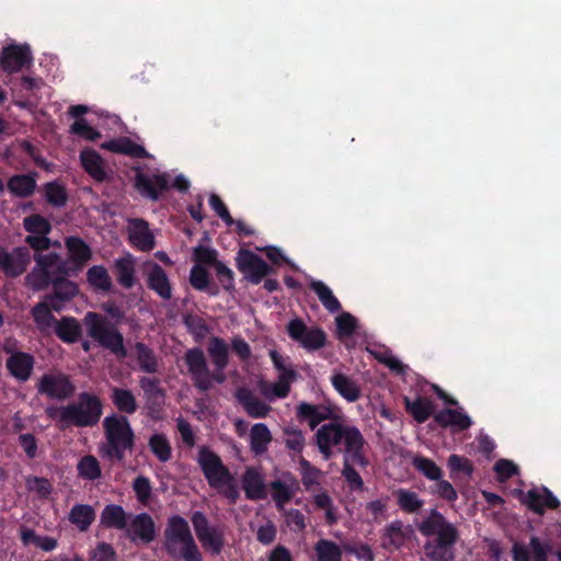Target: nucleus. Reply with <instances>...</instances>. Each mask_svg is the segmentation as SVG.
<instances>
[{
    "label": "nucleus",
    "mask_w": 561,
    "mask_h": 561,
    "mask_svg": "<svg viewBox=\"0 0 561 561\" xmlns=\"http://www.w3.org/2000/svg\"><path fill=\"white\" fill-rule=\"evenodd\" d=\"M46 415L57 422L60 430L70 426L79 428L95 426L103 414V402L100 397L91 392H80L77 401L67 405H48Z\"/></svg>",
    "instance_id": "3"
},
{
    "label": "nucleus",
    "mask_w": 561,
    "mask_h": 561,
    "mask_svg": "<svg viewBox=\"0 0 561 561\" xmlns=\"http://www.w3.org/2000/svg\"><path fill=\"white\" fill-rule=\"evenodd\" d=\"M242 491H266L263 478L255 468H247L242 477Z\"/></svg>",
    "instance_id": "59"
},
{
    "label": "nucleus",
    "mask_w": 561,
    "mask_h": 561,
    "mask_svg": "<svg viewBox=\"0 0 561 561\" xmlns=\"http://www.w3.org/2000/svg\"><path fill=\"white\" fill-rule=\"evenodd\" d=\"M149 449L161 462H167L172 457V447L164 434L156 433L150 436L148 442Z\"/></svg>",
    "instance_id": "46"
},
{
    "label": "nucleus",
    "mask_w": 561,
    "mask_h": 561,
    "mask_svg": "<svg viewBox=\"0 0 561 561\" xmlns=\"http://www.w3.org/2000/svg\"><path fill=\"white\" fill-rule=\"evenodd\" d=\"M116 551L107 542H99L91 552V561H115Z\"/></svg>",
    "instance_id": "64"
},
{
    "label": "nucleus",
    "mask_w": 561,
    "mask_h": 561,
    "mask_svg": "<svg viewBox=\"0 0 561 561\" xmlns=\"http://www.w3.org/2000/svg\"><path fill=\"white\" fill-rule=\"evenodd\" d=\"M216 277L224 290L231 293L234 290V273L224 262L217 263L214 267Z\"/></svg>",
    "instance_id": "61"
},
{
    "label": "nucleus",
    "mask_w": 561,
    "mask_h": 561,
    "mask_svg": "<svg viewBox=\"0 0 561 561\" xmlns=\"http://www.w3.org/2000/svg\"><path fill=\"white\" fill-rule=\"evenodd\" d=\"M234 397L247 414L253 419L265 417L271 411V407L255 397L247 387L238 388Z\"/></svg>",
    "instance_id": "21"
},
{
    "label": "nucleus",
    "mask_w": 561,
    "mask_h": 561,
    "mask_svg": "<svg viewBox=\"0 0 561 561\" xmlns=\"http://www.w3.org/2000/svg\"><path fill=\"white\" fill-rule=\"evenodd\" d=\"M101 524L106 528L125 529L127 527V514L121 505L108 504L101 513Z\"/></svg>",
    "instance_id": "37"
},
{
    "label": "nucleus",
    "mask_w": 561,
    "mask_h": 561,
    "mask_svg": "<svg viewBox=\"0 0 561 561\" xmlns=\"http://www.w3.org/2000/svg\"><path fill=\"white\" fill-rule=\"evenodd\" d=\"M128 238L133 247L140 251L149 252L154 245V237L145 219L135 218L129 221Z\"/></svg>",
    "instance_id": "19"
},
{
    "label": "nucleus",
    "mask_w": 561,
    "mask_h": 561,
    "mask_svg": "<svg viewBox=\"0 0 561 561\" xmlns=\"http://www.w3.org/2000/svg\"><path fill=\"white\" fill-rule=\"evenodd\" d=\"M7 353L11 355L5 360V368L10 376L19 382H26L33 374L35 358L32 354L4 347Z\"/></svg>",
    "instance_id": "16"
},
{
    "label": "nucleus",
    "mask_w": 561,
    "mask_h": 561,
    "mask_svg": "<svg viewBox=\"0 0 561 561\" xmlns=\"http://www.w3.org/2000/svg\"><path fill=\"white\" fill-rule=\"evenodd\" d=\"M37 391L49 399L67 400L75 394L76 386L70 377L62 373L44 374L37 385Z\"/></svg>",
    "instance_id": "11"
},
{
    "label": "nucleus",
    "mask_w": 561,
    "mask_h": 561,
    "mask_svg": "<svg viewBox=\"0 0 561 561\" xmlns=\"http://www.w3.org/2000/svg\"><path fill=\"white\" fill-rule=\"evenodd\" d=\"M412 536L409 526H404L401 520L390 523L381 536V546L386 550L394 551L403 547Z\"/></svg>",
    "instance_id": "20"
},
{
    "label": "nucleus",
    "mask_w": 561,
    "mask_h": 561,
    "mask_svg": "<svg viewBox=\"0 0 561 561\" xmlns=\"http://www.w3.org/2000/svg\"><path fill=\"white\" fill-rule=\"evenodd\" d=\"M78 471L82 478L95 480L101 476L100 462L92 455L84 456L78 463Z\"/></svg>",
    "instance_id": "56"
},
{
    "label": "nucleus",
    "mask_w": 561,
    "mask_h": 561,
    "mask_svg": "<svg viewBox=\"0 0 561 561\" xmlns=\"http://www.w3.org/2000/svg\"><path fill=\"white\" fill-rule=\"evenodd\" d=\"M23 227L30 234H49L53 229L49 220L39 214L25 217Z\"/></svg>",
    "instance_id": "49"
},
{
    "label": "nucleus",
    "mask_w": 561,
    "mask_h": 561,
    "mask_svg": "<svg viewBox=\"0 0 561 561\" xmlns=\"http://www.w3.org/2000/svg\"><path fill=\"white\" fill-rule=\"evenodd\" d=\"M335 416V410L329 404H314L301 401L296 407V419L299 423H306L310 430H316L321 423L331 422Z\"/></svg>",
    "instance_id": "15"
},
{
    "label": "nucleus",
    "mask_w": 561,
    "mask_h": 561,
    "mask_svg": "<svg viewBox=\"0 0 561 561\" xmlns=\"http://www.w3.org/2000/svg\"><path fill=\"white\" fill-rule=\"evenodd\" d=\"M80 161L84 171L96 182L107 180L104 161L93 149H84L80 152Z\"/></svg>",
    "instance_id": "28"
},
{
    "label": "nucleus",
    "mask_w": 561,
    "mask_h": 561,
    "mask_svg": "<svg viewBox=\"0 0 561 561\" xmlns=\"http://www.w3.org/2000/svg\"><path fill=\"white\" fill-rule=\"evenodd\" d=\"M70 133L90 141L101 138V133L90 126L84 118L76 119L70 126Z\"/></svg>",
    "instance_id": "58"
},
{
    "label": "nucleus",
    "mask_w": 561,
    "mask_h": 561,
    "mask_svg": "<svg viewBox=\"0 0 561 561\" xmlns=\"http://www.w3.org/2000/svg\"><path fill=\"white\" fill-rule=\"evenodd\" d=\"M55 275L34 266L24 278L25 286L34 291L45 290L51 285Z\"/></svg>",
    "instance_id": "48"
},
{
    "label": "nucleus",
    "mask_w": 561,
    "mask_h": 561,
    "mask_svg": "<svg viewBox=\"0 0 561 561\" xmlns=\"http://www.w3.org/2000/svg\"><path fill=\"white\" fill-rule=\"evenodd\" d=\"M95 514L89 505H76L70 512V520L77 525L80 530H87L94 520Z\"/></svg>",
    "instance_id": "51"
},
{
    "label": "nucleus",
    "mask_w": 561,
    "mask_h": 561,
    "mask_svg": "<svg viewBox=\"0 0 561 561\" xmlns=\"http://www.w3.org/2000/svg\"><path fill=\"white\" fill-rule=\"evenodd\" d=\"M310 289L318 296L322 306L331 313L339 312L342 309L341 302L334 296L331 288L322 280H311Z\"/></svg>",
    "instance_id": "36"
},
{
    "label": "nucleus",
    "mask_w": 561,
    "mask_h": 561,
    "mask_svg": "<svg viewBox=\"0 0 561 561\" xmlns=\"http://www.w3.org/2000/svg\"><path fill=\"white\" fill-rule=\"evenodd\" d=\"M113 271L117 283L122 287L126 289L134 287L136 284V270L135 260L130 254L116 259L113 264Z\"/></svg>",
    "instance_id": "30"
},
{
    "label": "nucleus",
    "mask_w": 561,
    "mask_h": 561,
    "mask_svg": "<svg viewBox=\"0 0 561 561\" xmlns=\"http://www.w3.org/2000/svg\"><path fill=\"white\" fill-rule=\"evenodd\" d=\"M271 442V431L264 423H256L251 427L250 448L255 455L264 454Z\"/></svg>",
    "instance_id": "38"
},
{
    "label": "nucleus",
    "mask_w": 561,
    "mask_h": 561,
    "mask_svg": "<svg viewBox=\"0 0 561 561\" xmlns=\"http://www.w3.org/2000/svg\"><path fill=\"white\" fill-rule=\"evenodd\" d=\"M207 353L214 365V370L209 369L206 355L199 347L188 348L183 357L193 386L201 392H207L213 388L214 382L224 383L227 379L225 369L229 364L228 344L219 336H211L208 341Z\"/></svg>",
    "instance_id": "1"
},
{
    "label": "nucleus",
    "mask_w": 561,
    "mask_h": 561,
    "mask_svg": "<svg viewBox=\"0 0 561 561\" xmlns=\"http://www.w3.org/2000/svg\"><path fill=\"white\" fill-rule=\"evenodd\" d=\"M413 466L422 474L431 480H438L442 477L440 468L431 459L417 456L413 459Z\"/></svg>",
    "instance_id": "57"
},
{
    "label": "nucleus",
    "mask_w": 561,
    "mask_h": 561,
    "mask_svg": "<svg viewBox=\"0 0 561 561\" xmlns=\"http://www.w3.org/2000/svg\"><path fill=\"white\" fill-rule=\"evenodd\" d=\"M314 442L325 460L331 459L335 453L360 459L359 450H364L367 446L362 432L355 425L344 422L340 416L323 423L314 433Z\"/></svg>",
    "instance_id": "2"
},
{
    "label": "nucleus",
    "mask_w": 561,
    "mask_h": 561,
    "mask_svg": "<svg viewBox=\"0 0 561 561\" xmlns=\"http://www.w3.org/2000/svg\"><path fill=\"white\" fill-rule=\"evenodd\" d=\"M105 443L100 453L112 462H123L135 446V433L126 415L111 414L103 420Z\"/></svg>",
    "instance_id": "5"
},
{
    "label": "nucleus",
    "mask_w": 561,
    "mask_h": 561,
    "mask_svg": "<svg viewBox=\"0 0 561 561\" xmlns=\"http://www.w3.org/2000/svg\"><path fill=\"white\" fill-rule=\"evenodd\" d=\"M66 275H55L51 286L54 289V298L60 301H69L79 293L78 285L65 277Z\"/></svg>",
    "instance_id": "42"
},
{
    "label": "nucleus",
    "mask_w": 561,
    "mask_h": 561,
    "mask_svg": "<svg viewBox=\"0 0 561 561\" xmlns=\"http://www.w3.org/2000/svg\"><path fill=\"white\" fill-rule=\"evenodd\" d=\"M127 537L135 541L137 538L145 543H149L154 539L156 529L151 516L147 513H141L135 516L131 520L129 528L126 530Z\"/></svg>",
    "instance_id": "24"
},
{
    "label": "nucleus",
    "mask_w": 561,
    "mask_h": 561,
    "mask_svg": "<svg viewBox=\"0 0 561 561\" xmlns=\"http://www.w3.org/2000/svg\"><path fill=\"white\" fill-rule=\"evenodd\" d=\"M193 261L195 264H199L201 266H211L215 267L218 260V252L208 247L197 245L193 250Z\"/></svg>",
    "instance_id": "54"
},
{
    "label": "nucleus",
    "mask_w": 561,
    "mask_h": 561,
    "mask_svg": "<svg viewBox=\"0 0 561 561\" xmlns=\"http://www.w3.org/2000/svg\"><path fill=\"white\" fill-rule=\"evenodd\" d=\"M56 336L66 344H73L82 337V327L75 317H62L54 325Z\"/></svg>",
    "instance_id": "27"
},
{
    "label": "nucleus",
    "mask_w": 561,
    "mask_h": 561,
    "mask_svg": "<svg viewBox=\"0 0 561 561\" xmlns=\"http://www.w3.org/2000/svg\"><path fill=\"white\" fill-rule=\"evenodd\" d=\"M298 378V373L288 371L284 376H278V379L274 383H270L265 380L259 382V388L262 394L268 399L274 398L285 399L290 392V385Z\"/></svg>",
    "instance_id": "26"
},
{
    "label": "nucleus",
    "mask_w": 561,
    "mask_h": 561,
    "mask_svg": "<svg viewBox=\"0 0 561 561\" xmlns=\"http://www.w3.org/2000/svg\"><path fill=\"white\" fill-rule=\"evenodd\" d=\"M111 400L123 415L134 414L138 409L136 397L129 389L119 387L112 388Z\"/></svg>",
    "instance_id": "35"
},
{
    "label": "nucleus",
    "mask_w": 561,
    "mask_h": 561,
    "mask_svg": "<svg viewBox=\"0 0 561 561\" xmlns=\"http://www.w3.org/2000/svg\"><path fill=\"white\" fill-rule=\"evenodd\" d=\"M447 467L453 479H469L473 472L471 460L463 456L453 454L448 457Z\"/></svg>",
    "instance_id": "45"
},
{
    "label": "nucleus",
    "mask_w": 561,
    "mask_h": 561,
    "mask_svg": "<svg viewBox=\"0 0 561 561\" xmlns=\"http://www.w3.org/2000/svg\"><path fill=\"white\" fill-rule=\"evenodd\" d=\"M88 327V334L103 348L108 350L117 358L127 357V350L124 345V336L114 324L96 312H88L84 317Z\"/></svg>",
    "instance_id": "7"
},
{
    "label": "nucleus",
    "mask_w": 561,
    "mask_h": 561,
    "mask_svg": "<svg viewBox=\"0 0 561 561\" xmlns=\"http://www.w3.org/2000/svg\"><path fill=\"white\" fill-rule=\"evenodd\" d=\"M197 461L210 488H229L228 491H237L233 488V476L216 453L203 447L198 453Z\"/></svg>",
    "instance_id": "9"
},
{
    "label": "nucleus",
    "mask_w": 561,
    "mask_h": 561,
    "mask_svg": "<svg viewBox=\"0 0 561 561\" xmlns=\"http://www.w3.org/2000/svg\"><path fill=\"white\" fill-rule=\"evenodd\" d=\"M135 187L142 196L158 201L160 194L169 190V175L160 173L151 178L138 171L135 176Z\"/></svg>",
    "instance_id": "17"
},
{
    "label": "nucleus",
    "mask_w": 561,
    "mask_h": 561,
    "mask_svg": "<svg viewBox=\"0 0 561 561\" xmlns=\"http://www.w3.org/2000/svg\"><path fill=\"white\" fill-rule=\"evenodd\" d=\"M32 62L33 57L27 44H10L2 48L0 67L9 75L19 72L25 67H30Z\"/></svg>",
    "instance_id": "14"
},
{
    "label": "nucleus",
    "mask_w": 561,
    "mask_h": 561,
    "mask_svg": "<svg viewBox=\"0 0 561 561\" xmlns=\"http://www.w3.org/2000/svg\"><path fill=\"white\" fill-rule=\"evenodd\" d=\"M31 263V251L26 247H16L9 252L0 245V270L8 278L23 275Z\"/></svg>",
    "instance_id": "13"
},
{
    "label": "nucleus",
    "mask_w": 561,
    "mask_h": 561,
    "mask_svg": "<svg viewBox=\"0 0 561 561\" xmlns=\"http://www.w3.org/2000/svg\"><path fill=\"white\" fill-rule=\"evenodd\" d=\"M288 336L305 350L312 352L322 348L327 343L325 332L318 327L309 328L299 318L290 320L286 325Z\"/></svg>",
    "instance_id": "10"
},
{
    "label": "nucleus",
    "mask_w": 561,
    "mask_h": 561,
    "mask_svg": "<svg viewBox=\"0 0 561 561\" xmlns=\"http://www.w3.org/2000/svg\"><path fill=\"white\" fill-rule=\"evenodd\" d=\"M87 282L95 290L108 293L113 289L111 276L103 265L91 266L87 272Z\"/></svg>",
    "instance_id": "40"
},
{
    "label": "nucleus",
    "mask_w": 561,
    "mask_h": 561,
    "mask_svg": "<svg viewBox=\"0 0 561 561\" xmlns=\"http://www.w3.org/2000/svg\"><path fill=\"white\" fill-rule=\"evenodd\" d=\"M434 421L442 427H451L454 433L463 432L471 427V417L462 411L444 409L434 415Z\"/></svg>",
    "instance_id": "25"
},
{
    "label": "nucleus",
    "mask_w": 561,
    "mask_h": 561,
    "mask_svg": "<svg viewBox=\"0 0 561 561\" xmlns=\"http://www.w3.org/2000/svg\"><path fill=\"white\" fill-rule=\"evenodd\" d=\"M285 445L288 449L300 453L305 447V435L301 430L297 427H286L284 430Z\"/></svg>",
    "instance_id": "62"
},
{
    "label": "nucleus",
    "mask_w": 561,
    "mask_h": 561,
    "mask_svg": "<svg viewBox=\"0 0 561 561\" xmlns=\"http://www.w3.org/2000/svg\"><path fill=\"white\" fill-rule=\"evenodd\" d=\"M359 457L360 459H354L351 457V455L343 456L342 474L352 491L362 490L364 484L359 472L356 470V467L365 469L369 465L365 449L359 450Z\"/></svg>",
    "instance_id": "22"
},
{
    "label": "nucleus",
    "mask_w": 561,
    "mask_h": 561,
    "mask_svg": "<svg viewBox=\"0 0 561 561\" xmlns=\"http://www.w3.org/2000/svg\"><path fill=\"white\" fill-rule=\"evenodd\" d=\"M403 402L407 412L420 424L426 422L434 410V404L428 398L417 397L411 400L404 397Z\"/></svg>",
    "instance_id": "34"
},
{
    "label": "nucleus",
    "mask_w": 561,
    "mask_h": 561,
    "mask_svg": "<svg viewBox=\"0 0 561 561\" xmlns=\"http://www.w3.org/2000/svg\"><path fill=\"white\" fill-rule=\"evenodd\" d=\"M529 546L533 550L534 561H548V556L551 551L549 542H542L537 536H531Z\"/></svg>",
    "instance_id": "63"
},
{
    "label": "nucleus",
    "mask_w": 561,
    "mask_h": 561,
    "mask_svg": "<svg viewBox=\"0 0 561 561\" xmlns=\"http://www.w3.org/2000/svg\"><path fill=\"white\" fill-rule=\"evenodd\" d=\"M34 322L38 328H48L55 325L57 319L50 311L47 302H37L31 310Z\"/></svg>",
    "instance_id": "52"
},
{
    "label": "nucleus",
    "mask_w": 561,
    "mask_h": 561,
    "mask_svg": "<svg viewBox=\"0 0 561 561\" xmlns=\"http://www.w3.org/2000/svg\"><path fill=\"white\" fill-rule=\"evenodd\" d=\"M44 195L46 202L56 208L64 207L68 202L67 190L58 181L44 184Z\"/></svg>",
    "instance_id": "47"
},
{
    "label": "nucleus",
    "mask_w": 561,
    "mask_h": 561,
    "mask_svg": "<svg viewBox=\"0 0 561 561\" xmlns=\"http://www.w3.org/2000/svg\"><path fill=\"white\" fill-rule=\"evenodd\" d=\"M191 522L204 550L211 556H219L226 546V526L219 523L211 524L199 511L193 512Z\"/></svg>",
    "instance_id": "8"
},
{
    "label": "nucleus",
    "mask_w": 561,
    "mask_h": 561,
    "mask_svg": "<svg viewBox=\"0 0 561 561\" xmlns=\"http://www.w3.org/2000/svg\"><path fill=\"white\" fill-rule=\"evenodd\" d=\"M147 285L162 299H170L172 286L165 271L157 263H153L147 274Z\"/></svg>",
    "instance_id": "29"
},
{
    "label": "nucleus",
    "mask_w": 561,
    "mask_h": 561,
    "mask_svg": "<svg viewBox=\"0 0 561 561\" xmlns=\"http://www.w3.org/2000/svg\"><path fill=\"white\" fill-rule=\"evenodd\" d=\"M336 333L340 339L348 337L356 331L357 322L354 316L347 312H343L335 319Z\"/></svg>",
    "instance_id": "60"
},
{
    "label": "nucleus",
    "mask_w": 561,
    "mask_h": 561,
    "mask_svg": "<svg viewBox=\"0 0 561 561\" xmlns=\"http://www.w3.org/2000/svg\"><path fill=\"white\" fill-rule=\"evenodd\" d=\"M316 561H342V549L329 539H319L314 543Z\"/></svg>",
    "instance_id": "43"
},
{
    "label": "nucleus",
    "mask_w": 561,
    "mask_h": 561,
    "mask_svg": "<svg viewBox=\"0 0 561 561\" xmlns=\"http://www.w3.org/2000/svg\"><path fill=\"white\" fill-rule=\"evenodd\" d=\"M101 147L108 151H112L115 153H123V154L129 156L131 158L145 159V158L149 157V153L142 146L134 142L128 137H121L117 139H112L110 141L102 144Z\"/></svg>",
    "instance_id": "31"
},
{
    "label": "nucleus",
    "mask_w": 561,
    "mask_h": 561,
    "mask_svg": "<svg viewBox=\"0 0 561 561\" xmlns=\"http://www.w3.org/2000/svg\"><path fill=\"white\" fill-rule=\"evenodd\" d=\"M190 284L198 290L209 296L219 295V286L210 280V274L205 266L194 264L190 271Z\"/></svg>",
    "instance_id": "32"
},
{
    "label": "nucleus",
    "mask_w": 561,
    "mask_h": 561,
    "mask_svg": "<svg viewBox=\"0 0 561 561\" xmlns=\"http://www.w3.org/2000/svg\"><path fill=\"white\" fill-rule=\"evenodd\" d=\"M419 530L425 537H433L424 545V552L428 559L433 561H454L455 545L459 539V533L455 525L436 510H433L421 522Z\"/></svg>",
    "instance_id": "4"
},
{
    "label": "nucleus",
    "mask_w": 561,
    "mask_h": 561,
    "mask_svg": "<svg viewBox=\"0 0 561 561\" xmlns=\"http://www.w3.org/2000/svg\"><path fill=\"white\" fill-rule=\"evenodd\" d=\"M236 265L245 278L254 285L260 284L265 276L273 272V268L260 255L245 249L239 250Z\"/></svg>",
    "instance_id": "12"
},
{
    "label": "nucleus",
    "mask_w": 561,
    "mask_h": 561,
    "mask_svg": "<svg viewBox=\"0 0 561 561\" xmlns=\"http://www.w3.org/2000/svg\"><path fill=\"white\" fill-rule=\"evenodd\" d=\"M183 323L188 332L194 336L195 341H202L210 331L206 321L196 314H185L183 317Z\"/></svg>",
    "instance_id": "50"
},
{
    "label": "nucleus",
    "mask_w": 561,
    "mask_h": 561,
    "mask_svg": "<svg viewBox=\"0 0 561 561\" xmlns=\"http://www.w3.org/2000/svg\"><path fill=\"white\" fill-rule=\"evenodd\" d=\"M331 383L336 392L348 402H355L360 397L359 386L345 374H334L331 377Z\"/></svg>",
    "instance_id": "33"
},
{
    "label": "nucleus",
    "mask_w": 561,
    "mask_h": 561,
    "mask_svg": "<svg viewBox=\"0 0 561 561\" xmlns=\"http://www.w3.org/2000/svg\"><path fill=\"white\" fill-rule=\"evenodd\" d=\"M37 172L14 174L7 182V190L19 198L31 197L37 188Z\"/></svg>",
    "instance_id": "23"
},
{
    "label": "nucleus",
    "mask_w": 561,
    "mask_h": 561,
    "mask_svg": "<svg viewBox=\"0 0 561 561\" xmlns=\"http://www.w3.org/2000/svg\"><path fill=\"white\" fill-rule=\"evenodd\" d=\"M139 386L144 391L146 407L151 417H156L162 411L164 390L160 387V379L157 377H141Z\"/></svg>",
    "instance_id": "18"
},
{
    "label": "nucleus",
    "mask_w": 561,
    "mask_h": 561,
    "mask_svg": "<svg viewBox=\"0 0 561 561\" xmlns=\"http://www.w3.org/2000/svg\"><path fill=\"white\" fill-rule=\"evenodd\" d=\"M35 266L48 272L53 275H67V267L65 263L60 262L59 254L51 252L48 254H35Z\"/></svg>",
    "instance_id": "44"
},
{
    "label": "nucleus",
    "mask_w": 561,
    "mask_h": 561,
    "mask_svg": "<svg viewBox=\"0 0 561 561\" xmlns=\"http://www.w3.org/2000/svg\"><path fill=\"white\" fill-rule=\"evenodd\" d=\"M493 470L500 482H505L513 477H520L519 467L510 459H499L495 461Z\"/></svg>",
    "instance_id": "55"
},
{
    "label": "nucleus",
    "mask_w": 561,
    "mask_h": 561,
    "mask_svg": "<svg viewBox=\"0 0 561 561\" xmlns=\"http://www.w3.org/2000/svg\"><path fill=\"white\" fill-rule=\"evenodd\" d=\"M164 549L174 559L203 561L202 552L191 533L188 523L181 516H172L164 530Z\"/></svg>",
    "instance_id": "6"
},
{
    "label": "nucleus",
    "mask_w": 561,
    "mask_h": 561,
    "mask_svg": "<svg viewBox=\"0 0 561 561\" xmlns=\"http://www.w3.org/2000/svg\"><path fill=\"white\" fill-rule=\"evenodd\" d=\"M373 355L380 364H383L397 375H404L408 370V366L404 365L399 358L393 356L390 350L374 352Z\"/></svg>",
    "instance_id": "53"
},
{
    "label": "nucleus",
    "mask_w": 561,
    "mask_h": 561,
    "mask_svg": "<svg viewBox=\"0 0 561 561\" xmlns=\"http://www.w3.org/2000/svg\"><path fill=\"white\" fill-rule=\"evenodd\" d=\"M134 347L140 370L147 374L158 373L159 364L154 352L142 342H136Z\"/></svg>",
    "instance_id": "41"
},
{
    "label": "nucleus",
    "mask_w": 561,
    "mask_h": 561,
    "mask_svg": "<svg viewBox=\"0 0 561 561\" xmlns=\"http://www.w3.org/2000/svg\"><path fill=\"white\" fill-rule=\"evenodd\" d=\"M65 244L70 260L77 265H83L92 257L90 247L79 237H68Z\"/></svg>",
    "instance_id": "39"
}]
</instances>
